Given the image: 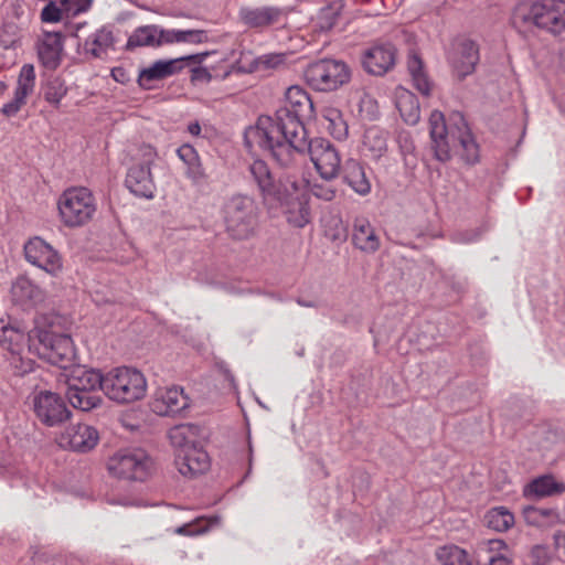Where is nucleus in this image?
<instances>
[{
    "label": "nucleus",
    "mask_w": 565,
    "mask_h": 565,
    "mask_svg": "<svg viewBox=\"0 0 565 565\" xmlns=\"http://www.w3.org/2000/svg\"><path fill=\"white\" fill-rule=\"evenodd\" d=\"M313 113V103L300 86H290L285 94V104L274 116H260L255 127L245 132L246 147L258 146L268 151L281 167L292 164L295 150L306 147L303 118Z\"/></svg>",
    "instance_id": "obj_1"
},
{
    "label": "nucleus",
    "mask_w": 565,
    "mask_h": 565,
    "mask_svg": "<svg viewBox=\"0 0 565 565\" xmlns=\"http://www.w3.org/2000/svg\"><path fill=\"white\" fill-rule=\"evenodd\" d=\"M429 130L437 160L443 162L449 160L452 150L459 146L462 149L461 157L467 163L472 164L478 161V145L461 113L455 111L446 120L443 113L434 110L429 117Z\"/></svg>",
    "instance_id": "obj_2"
},
{
    "label": "nucleus",
    "mask_w": 565,
    "mask_h": 565,
    "mask_svg": "<svg viewBox=\"0 0 565 565\" xmlns=\"http://www.w3.org/2000/svg\"><path fill=\"white\" fill-rule=\"evenodd\" d=\"M512 21L515 26L533 24L553 34L565 32V1L541 0L520 3L514 9Z\"/></svg>",
    "instance_id": "obj_3"
},
{
    "label": "nucleus",
    "mask_w": 565,
    "mask_h": 565,
    "mask_svg": "<svg viewBox=\"0 0 565 565\" xmlns=\"http://www.w3.org/2000/svg\"><path fill=\"white\" fill-rule=\"evenodd\" d=\"M147 380L134 367L121 366L105 374V395L119 404H128L146 396Z\"/></svg>",
    "instance_id": "obj_4"
},
{
    "label": "nucleus",
    "mask_w": 565,
    "mask_h": 565,
    "mask_svg": "<svg viewBox=\"0 0 565 565\" xmlns=\"http://www.w3.org/2000/svg\"><path fill=\"white\" fill-rule=\"evenodd\" d=\"M57 209L61 222L70 228L81 227L89 223L97 210V203L90 190L84 186L65 190L58 201Z\"/></svg>",
    "instance_id": "obj_5"
},
{
    "label": "nucleus",
    "mask_w": 565,
    "mask_h": 565,
    "mask_svg": "<svg viewBox=\"0 0 565 565\" xmlns=\"http://www.w3.org/2000/svg\"><path fill=\"white\" fill-rule=\"evenodd\" d=\"M223 217L231 237L247 239L257 226V205L250 196L235 194L225 202Z\"/></svg>",
    "instance_id": "obj_6"
},
{
    "label": "nucleus",
    "mask_w": 565,
    "mask_h": 565,
    "mask_svg": "<svg viewBox=\"0 0 565 565\" xmlns=\"http://www.w3.org/2000/svg\"><path fill=\"white\" fill-rule=\"evenodd\" d=\"M31 335L26 328L20 323L6 322L0 319V345L10 354L9 363L17 375H24L33 371L34 362L24 356L31 350Z\"/></svg>",
    "instance_id": "obj_7"
},
{
    "label": "nucleus",
    "mask_w": 565,
    "mask_h": 565,
    "mask_svg": "<svg viewBox=\"0 0 565 565\" xmlns=\"http://www.w3.org/2000/svg\"><path fill=\"white\" fill-rule=\"evenodd\" d=\"M110 475L119 479L145 481L153 469L152 458L141 448H125L116 451L107 461Z\"/></svg>",
    "instance_id": "obj_8"
},
{
    "label": "nucleus",
    "mask_w": 565,
    "mask_h": 565,
    "mask_svg": "<svg viewBox=\"0 0 565 565\" xmlns=\"http://www.w3.org/2000/svg\"><path fill=\"white\" fill-rule=\"evenodd\" d=\"M308 151L310 160L317 172L324 181H330L339 175L341 168V157L333 143L323 138H315L310 141L306 139L303 150H295L292 153V163L297 154Z\"/></svg>",
    "instance_id": "obj_9"
},
{
    "label": "nucleus",
    "mask_w": 565,
    "mask_h": 565,
    "mask_svg": "<svg viewBox=\"0 0 565 565\" xmlns=\"http://www.w3.org/2000/svg\"><path fill=\"white\" fill-rule=\"evenodd\" d=\"M38 355L51 364L64 366L72 361L74 345L72 338L66 333H57L52 327L36 329Z\"/></svg>",
    "instance_id": "obj_10"
},
{
    "label": "nucleus",
    "mask_w": 565,
    "mask_h": 565,
    "mask_svg": "<svg viewBox=\"0 0 565 565\" xmlns=\"http://www.w3.org/2000/svg\"><path fill=\"white\" fill-rule=\"evenodd\" d=\"M305 78L312 88L329 92L347 83L350 78V72L341 61L321 60L306 68Z\"/></svg>",
    "instance_id": "obj_11"
},
{
    "label": "nucleus",
    "mask_w": 565,
    "mask_h": 565,
    "mask_svg": "<svg viewBox=\"0 0 565 565\" xmlns=\"http://www.w3.org/2000/svg\"><path fill=\"white\" fill-rule=\"evenodd\" d=\"M269 207L279 205L285 214L287 222L296 227H303L310 222V207L308 199L295 183L285 186L278 191L271 203H267Z\"/></svg>",
    "instance_id": "obj_12"
},
{
    "label": "nucleus",
    "mask_w": 565,
    "mask_h": 565,
    "mask_svg": "<svg viewBox=\"0 0 565 565\" xmlns=\"http://www.w3.org/2000/svg\"><path fill=\"white\" fill-rule=\"evenodd\" d=\"M33 409L38 419L49 427L57 426L71 417L64 399L51 391H41L34 395Z\"/></svg>",
    "instance_id": "obj_13"
},
{
    "label": "nucleus",
    "mask_w": 565,
    "mask_h": 565,
    "mask_svg": "<svg viewBox=\"0 0 565 565\" xmlns=\"http://www.w3.org/2000/svg\"><path fill=\"white\" fill-rule=\"evenodd\" d=\"M447 60L458 78L473 73L479 62V47L472 40H455L447 53Z\"/></svg>",
    "instance_id": "obj_14"
},
{
    "label": "nucleus",
    "mask_w": 565,
    "mask_h": 565,
    "mask_svg": "<svg viewBox=\"0 0 565 565\" xmlns=\"http://www.w3.org/2000/svg\"><path fill=\"white\" fill-rule=\"evenodd\" d=\"M26 260L50 275H57L63 267L62 257L50 244L40 237L30 239L24 245Z\"/></svg>",
    "instance_id": "obj_15"
},
{
    "label": "nucleus",
    "mask_w": 565,
    "mask_h": 565,
    "mask_svg": "<svg viewBox=\"0 0 565 565\" xmlns=\"http://www.w3.org/2000/svg\"><path fill=\"white\" fill-rule=\"evenodd\" d=\"M190 399L181 386L159 387L154 391L151 401V411L160 416H173L188 408Z\"/></svg>",
    "instance_id": "obj_16"
},
{
    "label": "nucleus",
    "mask_w": 565,
    "mask_h": 565,
    "mask_svg": "<svg viewBox=\"0 0 565 565\" xmlns=\"http://www.w3.org/2000/svg\"><path fill=\"white\" fill-rule=\"evenodd\" d=\"M397 51L390 42H379L371 45L363 53L362 65L372 75H384L393 68Z\"/></svg>",
    "instance_id": "obj_17"
},
{
    "label": "nucleus",
    "mask_w": 565,
    "mask_h": 565,
    "mask_svg": "<svg viewBox=\"0 0 565 565\" xmlns=\"http://www.w3.org/2000/svg\"><path fill=\"white\" fill-rule=\"evenodd\" d=\"M38 56L47 70H56L64 52V36L61 32L44 31L36 43Z\"/></svg>",
    "instance_id": "obj_18"
},
{
    "label": "nucleus",
    "mask_w": 565,
    "mask_h": 565,
    "mask_svg": "<svg viewBox=\"0 0 565 565\" xmlns=\"http://www.w3.org/2000/svg\"><path fill=\"white\" fill-rule=\"evenodd\" d=\"M98 440L99 435L96 428L86 424L72 425L60 437L61 446L78 452L92 450Z\"/></svg>",
    "instance_id": "obj_19"
},
{
    "label": "nucleus",
    "mask_w": 565,
    "mask_h": 565,
    "mask_svg": "<svg viewBox=\"0 0 565 565\" xmlns=\"http://www.w3.org/2000/svg\"><path fill=\"white\" fill-rule=\"evenodd\" d=\"M127 189L136 196L152 199L156 184L150 170V161L132 164L127 172L125 180Z\"/></svg>",
    "instance_id": "obj_20"
},
{
    "label": "nucleus",
    "mask_w": 565,
    "mask_h": 565,
    "mask_svg": "<svg viewBox=\"0 0 565 565\" xmlns=\"http://www.w3.org/2000/svg\"><path fill=\"white\" fill-rule=\"evenodd\" d=\"M44 291L26 277H18L11 286V298L23 310L35 308L44 301Z\"/></svg>",
    "instance_id": "obj_21"
},
{
    "label": "nucleus",
    "mask_w": 565,
    "mask_h": 565,
    "mask_svg": "<svg viewBox=\"0 0 565 565\" xmlns=\"http://www.w3.org/2000/svg\"><path fill=\"white\" fill-rule=\"evenodd\" d=\"M175 466L182 476L193 477L205 472L210 467V460L206 451L195 446L183 452H177Z\"/></svg>",
    "instance_id": "obj_22"
},
{
    "label": "nucleus",
    "mask_w": 565,
    "mask_h": 565,
    "mask_svg": "<svg viewBox=\"0 0 565 565\" xmlns=\"http://www.w3.org/2000/svg\"><path fill=\"white\" fill-rule=\"evenodd\" d=\"M352 244L366 254L379 250L381 241L371 222L364 216H356L352 225Z\"/></svg>",
    "instance_id": "obj_23"
},
{
    "label": "nucleus",
    "mask_w": 565,
    "mask_h": 565,
    "mask_svg": "<svg viewBox=\"0 0 565 565\" xmlns=\"http://www.w3.org/2000/svg\"><path fill=\"white\" fill-rule=\"evenodd\" d=\"M178 158L184 164V175L193 185H203L207 182V174L195 148L184 143L177 149Z\"/></svg>",
    "instance_id": "obj_24"
},
{
    "label": "nucleus",
    "mask_w": 565,
    "mask_h": 565,
    "mask_svg": "<svg viewBox=\"0 0 565 565\" xmlns=\"http://www.w3.org/2000/svg\"><path fill=\"white\" fill-rule=\"evenodd\" d=\"M238 15L248 28H265L278 22L282 10L276 7H244L239 10Z\"/></svg>",
    "instance_id": "obj_25"
},
{
    "label": "nucleus",
    "mask_w": 565,
    "mask_h": 565,
    "mask_svg": "<svg viewBox=\"0 0 565 565\" xmlns=\"http://www.w3.org/2000/svg\"><path fill=\"white\" fill-rule=\"evenodd\" d=\"M67 388L77 391H103L105 393V374L94 369L78 367L67 380Z\"/></svg>",
    "instance_id": "obj_26"
},
{
    "label": "nucleus",
    "mask_w": 565,
    "mask_h": 565,
    "mask_svg": "<svg viewBox=\"0 0 565 565\" xmlns=\"http://www.w3.org/2000/svg\"><path fill=\"white\" fill-rule=\"evenodd\" d=\"M395 106L406 124L416 125L419 121V103L411 90L404 87H397L395 89Z\"/></svg>",
    "instance_id": "obj_27"
},
{
    "label": "nucleus",
    "mask_w": 565,
    "mask_h": 565,
    "mask_svg": "<svg viewBox=\"0 0 565 565\" xmlns=\"http://www.w3.org/2000/svg\"><path fill=\"white\" fill-rule=\"evenodd\" d=\"M343 180L360 195H366L371 191V183L363 166L354 159L345 161L343 166Z\"/></svg>",
    "instance_id": "obj_28"
},
{
    "label": "nucleus",
    "mask_w": 565,
    "mask_h": 565,
    "mask_svg": "<svg viewBox=\"0 0 565 565\" xmlns=\"http://www.w3.org/2000/svg\"><path fill=\"white\" fill-rule=\"evenodd\" d=\"M565 484L555 480L553 476H541L524 488V495L531 499H540L563 493Z\"/></svg>",
    "instance_id": "obj_29"
},
{
    "label": "nucleus",
    "mask_w": 565,
    "mask_h": 565,
    "mask_svg": "<svg viewBox=\"0 0 565 565\" xmlns=\"http://www.w3.org/2000/svg\"><path fill=\"white\" fill-rule=\"evenodd\" d=\"M250 173L259 188L264 202L266 204L271 203V200L276 198V194L281 189L277 188L274 183L267 164L262 160L254 161L250 166Z\"/></svg>",
    "instance_id": "obj_30"
},
{
    "label": "nucleus",
    "mask_w": 565,
    "mask_h": 565,
    "mask_svg": "<svg viewBox=\"0 0 565 565\" xmlns=\"http://www.w3.org/2000/svg\"><path fill=\"white\" fill-rule=\"evenodd\" d=\"M200 428L194 424H180L169 430V439L177 452L198 446Z\"/></svg>",
    "instance_id": "obj_31"
},
{
    "label": "nucleus",
    "mask_w": 565,
    "mask_h": 565,
    "mask_svg": "<svg viewBox=\"0 0 565 565\" xmlns=\"http://www.w3.org/2000/svg\"><path fill=\"white\" fill-rule=\"evenodd\" d=\"M160 26L156 24L138 26L129 35L126 47L134 50L136 47H156L160 46Z\"/></svg>",
    "instance_id": "obj_32"
},
{
    "label": "nucleus",
    "mask_w": 565,
    "mask_h": 565,
    "mask_svg": "<svg viewBox=\"0 0 565 565\" xmlns=\"http://www.w3.org/2000/svg\"><path fill=\"white\" fill-rule=\"evenodd\" d=\"M114 43L113 31L107 26H103L87 38L84 49L94 57H103L109 49L114 47Z\"/></svg>",
    "instance_id": "obj_33"
},
{
    "label": "nucleus",
    "mask_w": 565,
    "mask_h": 565,
    "mask_svg": "<svg viewBox=\"0 0 565 565\" xmlns=\"http://www.w3.org/2000/svg\"><path fill=\"white\" fill-rule=\"evenodd\" d=\"M66 398L72 407L82 412H90L100 407L104 403L98 391H77L67 388Z\"/></svg>",
    "instance_id": "obj_34"
},
{
    "label": "nucleus",
    "mask_w": 565,
    "mask_h": 565,
    "mask_svg": "<svg viewBox=\"0 0 565 565\" xmlns=\"http://www.w3.org/2000/svg\"><path fill=\"white\" fill-rule=\"evenodd\" d=\"M185 58H177L169 61H157L150 67L143 70L140 73L141 82H152L157 79H162L168 76L175 74L181 68V63Z\"/></svg>",
    "instance_id": "obj_35"
},
{
    "label": "nucleus",
    "mask_w": 565,
    "mask_h": 565,
    "mask_svg": "<svg viewBox=\"0 0 565 565\" xmlns=\"http://www.w3.org/2000/svg\"><path fill=\"white\" fill-rule=\"evenodd\" d=\"M363 145L371 158L380 159L387 151V134L377 127H371L364 134Z\"/></svg>",
    "instance_id": "obj_36"
},
{
    "label": "nucleus",
    "mask_w": 565,
    "mask_h": 565,
    "mask_svg": "<svg viewBox=\"0 0 565 565\" xmlns=\"http://www.w3.org/2000/svg\"><path fill=\"white\" fill-rule=\"evenodd\" d=\"M509 550V546L503 540H488L477 544L475 550L476 561L478 565H487L495 556H500L502 553Z\"/></svg>",
    "instance_id": "obj_37"
},
{
    "label": "nucleus",
    "mask_w": 565,
    "mask_h": 565,
    "mask_svg": "<svg viewBox=\"0 0 565 565\" xmlns=\"http://www.w3.org/2000/svg\"><path fill=\"white\" fill-rule=\"evenodd\" d=\"M407 68L414 87L423 95L428 96L431 92V83L424 72L422 60L415 54L409 55Z\"/></svg>",
    "instance_id": "obj_38"
},
{
    "label": "nucleus",
    "mask_w": 565,
    "mask_h": 565,
    "mask_svg": "<svg viewBox=\"0 0 565 565\" xmlns=\"http://www.w3.org/2000/svg\"><path fill=\"white\" fill-rule=\"evenodd\" d=\"M523 515L527 524L544 527L558 522V513L553 509L526 507Z\"/></svg>",
    "instance_id": "obj_39"
},
{
    "label": "nucleus",
    "mask_w": 565,
    "mask_h": 565,
    "mask_svg": "<svg viewBox=\"0 0 565 565\" xmlns=\"http://www.w3.org/2000/svg\"><path fill=\"white\" fill-rule=\"evenodd\" d=\"M484 520L488 527L497 532L508 531L514 524V515L504 507L491 509Z\"/></svg>",
    "instance_id": "obj_40"
},
{
    "label": "nucleus",
    "mask_w": 565,
    "mask_h": 565,
    "mask_svg": "<svg viewBox=\"0 0 565 565\" xmlns=\"http://www.w3.org/2000/svg\"><path fill=\"white\" fill-rule=\"evenodd\" d=\"M66 94L67 87L65 82L58 76L49 78L43 86L44 99L54 106H58Z\"/></svg>",
    "instance_id": "obj_41"
},
{
    "label": "nucleus",
    "mask_w": 565,
    "mask_h": 565,
    "mask_svg": "<svg viewBox=\"0 0 565 565\" xmlns=\"http://www.w3.org/2000/svg\"><path fill=\"white\" fill-rule=\"evenodd\" d=\"M323 118L329 122L327 130L335 139L342 140L348 136V126L343 120L341 113L335 108H327L323 111Z\"/></svg>",
    "instance_id": "obj_42"
},
{
    "label": "nucleus",
    "mask_w": 565,
    "mask_h": 565,
    "mask_svg": "<svg viewBox=\"0 0 565 565\" xmlns=\"http://www.w3.org/2000/svg\"><path fill=\"white\" fill-rule=\"evenodd\" d=\"M437 558L443 565H470L466 551L456 545L440 547Z\"/></svg>",
    "instance_id": "obj_43"
},
{
    "label": "nucleus",
    "mask_w": 565,
    "mask_h": 565,
    "mask_svg": "<svg viewBox=\"0 0 565 565\" xmlns=\"http://www.w3.org/2000/svg\"><path fill=\"white\" fill-rule=\"evenodd\" d=\"M35 78L33 64H24L20 70L14 93L19 94L21 97L28 98L34 90Z\"/></svg>",
    "instance_id": "obj_44"
},
{
    "label": "nucleus",
    "mask_w": 565,
    "mask_h": 565,
    "mask_svg": "<svg viewBox=\"0 0 565 565\" xmlns=\"http://www.w3.org/2000/svg\"><path fill=\"white\" fill-rule=\"evenodd\" d=\"M58 0H47V3L41 11V20L44 23H57L62 21L65 12Z\"/></svg>",
    "instance_id": "obj_45"
},
{
    "label": "nucleus",
    "mask_w": 565,
    "mask_h": 565,
    "mask_svg": "<svg viewBox=\"0 0 565 565\" xmlns=\"http://www.w3.org/2000/svg\"><path fill=\"white\" fill-rule=\"evenodd\" d=\"M358 106L361 115L369 119L376 118L379 114L377 103L370 94L360 92Z\"/></svg>",
    "instance_id": "obj_46"
},
{
    "label": "nucleus",
    "mask_w": 565,
    "mask_h": 565,
    "mask_svg": "<svg viewBox=\"0 0 565 565\" xmlns=\"http://www.w3.org/2000/svg\"><path fill=\"white\" fill-rule=\"evenodd\" d=\"M339 17V8L335 6H329L322 8L318 15V26L322 31L331 30L338 20Z\"/></svg>",
    "instance_id": "obj_47"
},
{
    "label": "nucleus",
    "mask_w": 565,
    "mask_h": 565,
    "mask_svg": "<svg viewBox=\"0 0 565 565\" xmlns=\"http://www.w3.org/2000/svg\"><path fill=\"white\" fill-rule=\"evenodd\" d=\"M212 524V520L196 519L194 522L183 524L177 527L175 533L181 535H198L206 532Z\"/></svg>",
    "instance_id": "obj_48"
},
{
    "label": "nucleus",
    "mask_w": 565,
    "mask_h": 565,
    "mask_svg": "<svg viewBox=\"0 0 565 565\" xmlns=\"http://www.w3.org/2000/svg\"><path fill=\"white\" fill-rule=\"evenodd\" d=\"M67 14L77 15L90 9L93 0H58Z\"/></svg>",
    "instance_id": "obj_49"
},
{
    "label": "nucleus",
    "mask_w": 565,
    "mask_h": 565,
    "mask_svg": "<svg viewBox=\"0 0 565 565\" xmlns=\"http://www.w3.org/2000/svg\"><path fill=\"white\" fill-rule=\"evenodd\" d=\"M309 189L313 196L323 201H332L337 193V190L331 184L324 182H313Z\"/></svg>",
    "instance_id": "obj_50"
},
{
    "label": "nucleus",
    "mask_w": 565,
    "mask_h": 565,
    "mask_svg": "<svg viewBox=\"0 0 565 565\" xmlns=\"http://www.w3.org/2000/svg\"><path fill=\"white\" fill-rule=\"evenodd\" d=\"M285 63V55L284 54H264L256 58V65L258 68H277L280 65Z\"/></svg>",
    "instance_id": "obj_51"
},
{
    "label": "nucleus",
    "mask_w": 565,
    "mask_h": 565,
    "mask_svg": "<svg viewBox=\"0 0 565 565\" xmlns=\"http://www.w3.org/2000/svg\"><path fill=\"white\" fill-rule=\"evenodd\" d=\"M25 103V97H21L19 94L14 93L13 99L2 106L1 113L7 117H12L19 113Z\"/></svg>",
    "instance_id": "obj_52"
},
{
    "label": "nucleus",
    "mask_w": 565,
    "mask_h": 565,
    "mask_svg": "<svg viewBox=\"0 0 565 565\" xmlns=\"http://www.w3.org/2000/svg\"><path fill=\"white\" fill-rule=\"evenodd\" d=\"M183 30H164L160 28V42L162 44L181 43Z\"/></svg>",
    "instance_id": "obj_53"
},
{
    "label": "nucleus",
    "mask_w": 565,
    "mask_h": 565,
    "mask_svg": "<svg viewBox=\"0 0 565 565\" xmlns=\"http://www.w3.org/2000/svg\"><path fill=\"white\" fill-rule=\"evenodd\" d=\"M183 40L185 43H204L207 41V34L202 30H183Z\"/></svg>",
    "instance_id": "obj_54"
},
{
    "label": "nucleus",
    "mask_w": 565,
    "mask_h": 565,
    "mask_svg": "<svg viewBox=\"0 0 565 565\" xmlns=\"http://www.w3.org/2000/svg\"><path fill=\"white\" fill-rule=\"evenodd\" d=\"M531 558L534 565H546L550 559L548 550L544 546H534L531 551Z\"/></svg>",
    "instance_id": "obj_55"
},
{
    "label": "nucleus",
    "mask_w": 565,
    "mask_h": 565,
    "mask_svg": "<svg viewBox=\"0 0 565 565\" xmlns=\"http://www.w3.org/2000/svg\"><path fill=\"white\" fill-rule=\"evenodd\" d=\"M326 235L330 239H332L334 242H337V241H339V242L345 241V238H347V231L343 227L341 220H335V228H334V231L328 232V233H326Z\"/></svg>",
    "instance_id": "obj_56"
},
{
    "label": "nucleus",
    "mask_w": 565,
    "mask_h": 565,
    "mask_svg": "<svg viewBox=\"0 0 565 565\" xmlns=\"http://www.w3.org/2000/svg\"><path fill=\"white\" fill-rule=\"evenodd\" d=\"M487 565H512V554L510 548L502 553L500 556H495L490 563Z\"/></svg>",
    "instance_id": "obj_57"
},
{
    "label": "nucleus",
    "mask_w": 565,
    "mask_h": 565,
    "mask_svg": "<svg viewBox=\"0 0 565 565\" xmlns=\"http://www.w3.org/2000/svg\"><path fill=\"white\" fill-rule=\"evenodd\" d=\"M188 131L192 135V136H199L201 134V126L198 121H194V122H191L189 126H188Z\"/></svg>",
    "instance_id": "obj_58"
},
{
    "label": "nucleus",
    "mask_w": 565,
    "mask_h": 565,
    "mask_svg": "<svg viewBox=\"0 0 565 565\" xmlns=\"http://www.w3.org/2000/svg\"><path fill=\"white\" fill-rule=\"evenodd\" d=\"M297 303L301 307H307V308H313L316 307V303L313 301H305L302 299H297Z\"/></svg>",
    "instance_id": "obj_59"
},
{
    "label": "nucleus",
    "mask_w": 565,
    "mask_h": 565,
    "mask_svg": "<svg viewBox=\"0 0 565 565\" xmlns=\"http://www.w3.org/2000/svg\"><path fill=\"white\" fill-rule=\"evenodd\" d=\"M7 84L2 81H0V97L4 94V92L7 90Z\"/></svg>",
    "instance_id": "obj_60"
},
{
    "label": "nucleus",
    "mask_w": 565,
    "mask_h": 565,
    "mask_svg": "<svg viewBox=\"0 0 565 565\" xmlns=\"http://www.w3.org/2000/svg\"><path fill=\"white\" fill-rule=\"evenodd\" d=\"M119 503L122 505H139L137 501H120Z\"/></svg>",
    "instance_id": "obj_61"
},
{
    "label": "nucleus",
    "mask_w": 565,
    "mask_h": 565,
    "mask_svg": "<svg viewBox=\"0 0 565 565\" xmlns=\"http://www.w3.org/2000/svg\"><path fill=\"white\" fill-rule=\"evenodd\" d=\"M248 448H249V467H250L252 466V455H253V448H252L250 440L248 441Z\"/></svg>",
    "instance_id": "obj_62"
},
{
    "label": "nucleus",
    "mask_w": 565,
    "mask_h": 565,
    "mask_svg": "<svg viewBox=\"0 0 565 565\" xmlns=\"http://www.w3.org/2000/svg\"><path fill=\"white\" fill-rule=\"evenodd\" d=\"M472 239H473V238H467V239H466V238H458V241H459V242H470V241H472Z\"/></svg>",
    "instance_id": "obj_63"
}]
</instances>
